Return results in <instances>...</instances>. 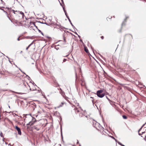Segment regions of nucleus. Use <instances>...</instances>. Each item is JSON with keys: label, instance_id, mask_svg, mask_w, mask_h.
<instances>
[{"label": "nucleus", "instance_id": "nucleus-1", "mask_svg": "<svg viewBox=\"0 0 146 146\" xmlns=\"http://www.w3.org/2000/svg\"><path fill=\"white\" fill-rule=\"evenodd\" d=\"M103 90H99L97 91V96L100 98H102L104 97L105 94L104 93L101 94Z\"/></svg>", "mask_w": 146, "mask_h": 146}, {"label": "nucleus", "instance_id": "nucleus-2", "mask_svg": "<svg viewBox=\"0 0 146 146\" xmlns=\"http://www.w3.org/2000/svg\"><path fill=\"white\" fill-rule=\"evenodd\" d=\"M22 86L23 88V90L24 91L26 92H28L27 90V88L28 87H29V85H28L27 83H23V84L22 85Z\"/></svg>", "mask_w": 146, "mask_h": 146}, {"label": "nucleus", "instance_id": "nucleus-3", "mask_svg": "<svg viewBox=\"0 0 146 146\" xmlns=\"http://www.w3.org/2000/svg\"><path fill=\"white\" fill-rule=\"evenodd\" d=\"M28 119H31V121L35 122L36 121V119L35 118L32 117L31 116H29V117L28 118H25L24 119V121H27L28 120Z\"/></svg>", "mask_w": 146, "mask_h": 146}, {"label": "nucleus", "instance_id": "nucleus-4", "mask_svg": "<svg viewBox=\"0 0 146 146\" xmlns=\"http://www.w3.org/2000/svg\"><path fill=\"white\" fill-rule=\"evenodd\" d=\"M15 128L17 131L18 134L19 135H21V131L20 129L17 126H15Z\"/></svg>", "mask_w": 146, "mask_h": 146}, {"label": "nucleus", "instance_id": "nucleus-5", "mask_svg": "<svg viewBox=\"0 0 146 146\" xmlns=\"http://www.w3.org/2000/svg\"><path fill=\"white\" fill-rule=\"evenodd\" d=\"M66 103L65 102H61V104L57 106L56 107H55V109H56V108H59L61 107H62L64 105H66Z\"/></svg>", "mask_w": 146, "mask_h": 146}, {"label": "nucleus", "instance_id": "nucleus-6", "mask_svg": "<svg viewBox=\"0 0 146 146\" xmlns=\"http://www.w3.org/2000/svg\"><path fill=\"white\" fill-rule=\"evenodd\" d=\"M75 110L76 112L78 113L80 111V110H81V109L80 108H75Z\"/></svg>", "mask_w": 146, "mask_h": 146}, {"label": "nucleus", "instance_id": "nucleus-7", "mask_svg": "<svg viewBox=\"0 0 146 146\" xmlns=\"http://www.w3.org/2000/svg\"><path fill=\"white\" fill-rule=\"evenodd\" d=\"M34 129L36 130L37 131H38L39 130V129L38 126H34L33 128Z\"/></svg>", "mask_w": 146, "mask_h": 146}, {"label": "nucleus", "instance_id": "nucleus-8", "mask_svg": "<svg viewBox=\"0 0 146 146\" xmlns=\"http://www.w3.org/2000/svg\"><path fill=\"white\" fill-rule=\"evenodd\" d=\"M34 122L31 121H30L27 124V125H30V126L32 125Z\"/></svg>", "mask_w": 146, "mask_h": 146}, {"label": "nucleus", "instance_id": "nucleus-9", "mask_svg": "<svg viewBox=\"0 0 146 146\" xmlns=\"http://www.w3.org/2000/svg\"><path fill=\"white\" fill-rule=\"evenodd\" d=\"M33 44V42L30 44L26 48V50H28V49L29 48V47Z\"/></svg>", "mask_w": 146, "mask_h": 146}, {"label": "nucleus", "instance_id": "nucleus-10", "mask_svg": "<svg viewBox=\"0 0 146 146\" xmlns=\"http://www.w3.org/2000/svg\"><path fill=\"white\" fill-rule=\"evenodd\" d=\"M63 9H64V12H65V14H66V16L68 18V19L69 20V21L70 22H71V21H70V19H69V17H68L66 13V11H65V10H64V8H63Z\"/></svg>", "mask_w": 146, "mask_h": 146}, {"label": "nucleus", "instance_id": "nucleus-11", "mask_svg": "<svg viewBox=\"0 0 146 146\" xmlns=\"http://www.w3.org/2000/svg\"><path fill=\"white\" fill-rule=\"evenodd\" d=\"M84 49V50L86 52H87V53L88 52V49H87V47H85Z\"/></svg>", "mask_w": 146, "mask_h": 146}, {"label": "nucleus", "instance_id": "nucleus-12", "mask_svg": "<svg viewBox=\"0 0 146 146\" xmlns=\"http://www.w3.org/2000/svg\"><path fill=\"white\" fill-rule=\"evenodd\" d=\"M19 13V14H21L22 16H23L24 15V13L23 12H22L21 11H18V12Z\"/></svg>", "mask_w": 146, "mask_h": 146}, {"label": "nucleus", "instance_id": "nucleus-13", "mask_svg": "<svg viewBox=\"0 0 146 146\" xmlns=\"http://www.w3.org/2000/svg\"><path fill=\"white\" fill-rule=\"evenodd\" d=\"M146 123V122L141 127L140 129L139 130V131H138V132H139V131L141 130V129L144 126V125H145V124Z\"/></svg>", "mask_w": 146, "mask_h": 146}, {"label": "nucleus", "instance_id": "nucleus-14", "mask_svg": "<svg viewBox=\"0 0 146 146\" xmlns=\"http://www.w3.org/2000/svg\"><path fill=\"white\" fill-rule=\"evenodd\" d=\"M122 117L124 119H127V117L125 115H123Z\"/></svg>", "mask_w": 146, "mask_h": 146}, {"label": "nucleus", "instance_id": "nucleus-15", "mask_svg": "<svg viewBox=\"0 0 146 146\" xmlns=\"http://www.w3.org/2000/svg\"><path fill=\"white\" fill-rule=\"evenodd\" d=\"M18 11H15V12L16 13V14H19V13L18 12Z\"/></svg>", "mask_w": 146, "mask_h": 146}, {"label": "nucleus", "instance_id": "nucleus-16", "mask_svg": "<svg viewBox=\"0 0 146 146\" xmlns=\"http://www.w3.org/2000/svg\"><path fill=\"white\" fill-rule=\"evenodd\" d=\"M12 11H13V12L14 14H16V12H15V11H15V10H12Z\"/></svg>", "mask_w": 146, "mask_h": 146}, {"label": "nucleus", "instance_id": "nucleus-17", "mask_svg": "<svg viewBox=\"0 0 146 146\" xmlns=\"http://www.w3.org/2000/svg\"><path fill=\"white\" fill-rule=\"evenodd\" d=\"M67 60L66 59H64L63 60V62H65Z\"/></svg>", "mask_w": 146, "mask_h": 146}, {"label": "nucleus", "instance_id": "nucleus-18", "mask_svg": "<svg viewBox=\"0 0 146 146\" xmlns=\"http://www.w3.org/2000/svg\"><path fill=\"white\" fill-rule=\"evenodd\" d=\"M104 37L103 36H101V38H102V39H104Z\"/></svg>", "mask_w": 146, "mask_h": 146}, {"label": "nucleus", "instance_id": "nucleus-19", "mask_svg": "<svg viewBox=\"0 0 146 146\" xmlns=\"http://www.w3.org/2000/svg\"><path fill=\"white\" fill-rule=\"evenodd\" d=\"M20 39H19V37L18 38H17V40H18V41H19L20 40Z\"/></svg>", "mask_w": 146, "mask_h": 146}, {"label": "nucleus", "instance_id": "nucleus-20", "mask_svg": "<svg viewBox=\"0 0 146 146\" xmlns=\"http://www.w3.org/2000/svg\"><path fill=\"white\" fill-rule=\"evenodd\" d=\"M119 145H122H122H123L121 144V143H119Z\"/></svg>", "mask_w": 146, "mask_h": 146}, {"label": "nucleus", "instance_id": "nucleus-21", "mask_svg": "<svg viewBox=\"0 0 146 146\" xmlns=\"http://www.w3.org/2000/svg\"><path fill=\"white\" fill-rule=\"evenodd\" d=\"M139 135H141V134L140 133H139Z\"/></svg>", "mask_w": 146, "mask_h": 146}, {"label": "nucleus", "instance_id": "nucleus-22", "mask_svg": "<svg viewBox=\"0 0 146 146\" xmlns=\"http://www.w3.org/2000/svg\"><path fill=\"white\" fill-rule=\"evenodd\" d=\"M9 19L11 21V22H13L12 21V20H11L9 18Z\"/></svg>", "mask_w": 146, "mask_h": 146}, {"label": "nucleus", "instance_id": "nucleus-23", "mask_svg": "<svg viewBox=\"0 0 146 146\" xmlns=\"http://www.w3.org/2000/svg\"><path fill=\"white\" fill-rule=\"evenodd\" d=\"M19 69L20 70V71H21V72H22V70H21V69H20V68H19Z\"/></svg>", "mask_w": 146, "mask_h": 146}, {"label": "nucleus", "instance_id": "nucleus-24", "mask_svg": "<svg viewBox=\"0 0 146 146\" xmlns=\"http://www.w3.org/2000/svg\"><path fill=\"white\" fill-rule=\"evenodd\" d=\"M145 133V132H142V134H143V133Z\"/></svg>", "mask_w": 146, "mask_h": 146}, {"label": "nucleus", "instance_id": "nucleus-25", "mask_svg": "<svg viewBox=\"0 0 146 146\" xmlns=\"http://www.w3.org/2000/svg\"><path fill=\"white\" fill-rule=\"evenodd\" d=\"M70 23H71V24L72 25H72V23H71V22H70Z\"/></svg>", "mask_w": 146, "mask_h": 146}, {"label": "nucleus", "instance_id": "nucleus-26", "mask_svg": "<svg viewBox=\"0 0 146 146\" xmlns=\"http://www.w3.org/2000/svg\"><path fill=\"white\" fill-rule=\"evenodd\" d=\"M70 23H71V24L72 25H72V23H71V22H70Z\"/></svg>", "mask_w": 146, "mask_h": 146}, {"label": "nucleus", "instance_id": "nucleus-27", "mask_svg": "<svg viewBox=\"0 0 146 146\" xmlns=\"http://www.w3.org/2000/svg\"><path fill=\"white\" fill-rule=\"evenodd\" d=\"M90 98H92V99H93V97H90Z\"/></svg>", "mask_w": 146, "mask_h": 146}, {"label": "nucleus", "instance_id": "nucleus-28", "mask_svg": "<svg viewBox=\"0 0 146 146\" xmlns=\"http://www.w3.org/2000/svg\"><path fill=\"white\" fill-rule=\"evenodd\" d=\"M1 9L2 10H3V11H4V10H3V9Z\"/></svg>", "mask_w": 146, "mask_h": 146}, {"label": "nucleus", "instance_id": "nucleus-29", "mask_svg": "<svg viewBox=\"0 0 146 146\" xmlns=\"http://www.w3.org/2000/svg\"><path fill=\"white\" fill-rule=\"evenodd\" d=\"M122 146H125L124 145H122Z\"/></svg>", "mask_w": 146, "mask_h": 146}, {"label": "nucleus", "instance_id": "nucleus-30", "mask_svg": "<svg viewBox=\"0 0 146 146\" xmlns=\"http://www.w3.org/2000/svg\"><path fill=\"white\" fill-rule=\"evenodd\" d=\"M78 143V141H77V143Z\"/></svg>", "mask_w": 146, "mask_h": 146}, {"label": "nucleus", "instance_id": "nucleus-31", "mask_svg": "<svg viewBox=\"0 0 146 146\" xmlns=\"http://www.w3.org/2000/svg\"><path fill=\"white\" fill-rule=\"evenodd\" d=\"M55 48H56V49H57V48H56V47H55Z\"/></svg>", "mask_w": 146, "mask_h": 146}, {"label": "nucleus", "instance_id": "nucleus-32", "mask_svg": "<svg viewBox=\"0 0 146 146\" xmlns=\"http://www.w3.org/2000/svg\"><path fill=\"white\" fill-rule=\"evenodd\" d=\"M68 55H67V56H68Z\"/></svg>", "mask_w": 146, "mask_h": 146}, {"label": "nucleus", "instance_id": "nucleus-33", "mask_svg": "<svg viewBox=\"0 0 146 146\" xmlns=\"http://www.w3.org/2000/svg\"><path fill=\"white\" fill-rule=\"evenodd\" d=\"M6 8L8 9V8L6 7Z\"/></svg>", "mask_w": 146, "mask_h": 146}]
</instances>
